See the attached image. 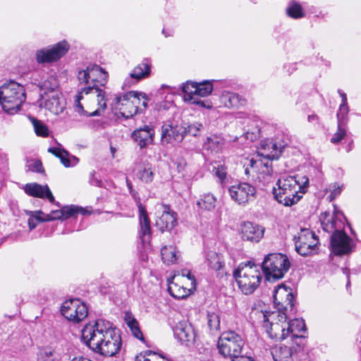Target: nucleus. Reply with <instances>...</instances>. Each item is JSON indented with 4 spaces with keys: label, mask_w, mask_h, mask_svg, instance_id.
<instances>
[{
    "label": "nucleus",
    "mask_w": 361,
    "mask_h": 361,
    "mask_svg": "<svg viewBox=\"0 0 361 361\" xmlns=\"http://www.w3.org/2000/svg\"><path fill=\"white\" fill-rule=\"evenodd\" d=\"M108 77V73L95 64L78 71V79L80 84L85 85L75 96V104L78 113L98 116L104 112L106 93L101 87L105 86Z\"/></svg>",
    "instance_id": "obj_1"
},
{
    "label": "nucleus",
    "mask_w": 361,
    "mask_h": 361,
    "mask_svg": "<svg viewBox=\"0 0 361 361\" xmlns=\"http://www.w3.org/2000/svg\"><path fill=\"white\" fill-rule=\"evenodd\" d=\"M82 339L90 349L105 357L116 355L122 345L121 336L113 324L104 319L87 324L82 330Z\"/></svg>",
    "instance_id": "obj_2"
},
{
    "label": "nucleus",
    "mask_w": 361,
    "mask_h": 361,
    "mask_svg": "<svg viewBox=\"0 0 361 361\" xmlns=\"http://www.w3.org/2000/svg\"><path fill=\"white\" fill-rule=\"evenodd\" d=\"M286 297L287 305L290 308L293 306V295L291 292L286 289L284 285L278 286L274 290L273 299L274 303L278 308L277 312L263 314L264 327L269 334V337L276 341H282L286 339L288 336L287 332V317L285 312H281L283 305L279 299Z\"/></svg>",
    "instance_id": "obj_3"
},
{
    "label": "nucleus",
    "mask_w": 361,
    "mask_h": 361,
    "mask_svg": "<svg viewBox=\"0 0 361 361\" xmlns=\"http://www.w3.org/2000/svg\"><path fill=\"white\" fill-rule=\"evenodd\" d=\"M333 214L325 212L320 216L322 228L327 233H331L330 245L335 255L349 254L353 250V240L343 231L344 223L339 218L343 216L341 212L337 210L336 205Z\"/></svg>",
    "instance_id": "obj_4"
},
{
    "label": "nucleus",
    "mask_w": 361,
    "mask_h": 361,
    "mask_svg": "<svg viewBox=\"0 0 361 361\" xmlns=\"http://www.w3.org/2000/svg\"><path fill=\"white\" fill-rule=\"evenodd\" d=\"M309 179L306 176L298 179V176H283L277 181L278 188H274L273 194L277 202L290 207L296 204L302 197L300 193H305Z\"/></svg>",
    "instance_id": "obj_5"
},
{
    "label": "nucleus",
    "mask_w": 361,
    "mask_h": 361,
    "mask_svg": "<svg viewBox=\"0 0 361 361\" xmlns=\"http://www.w3.org/2000/svg\"><path fill=\"white\" fill-rule=\"evenodd\" d=\"M26 99L24 86L11 80L0 87V104L4 111L9 114L17 113Z\"/></svg>",
    "instance_id": "obj_6"
},
{
    "label": "nucleus",
    "mask_w": 361,
    "mask_h": 361,
    "mask_svg": "<svg viewBox=\"0 0 361 361\" xmlns=\"http://www.w3.org/2000/svg\"><path fill=\"white\" fill-rule=\"evenodd\" d=\"M233 276L238 288L245 295L254 293L262 278L258 267L250 262L241 263L233 271Z\"/></svg>",
    "instance_id": "obj_7"
},
{
    "label": "nucleus",
    "mask_w": 361,
    "mask_h": 361,
    "mask_svg": "<svg viewBox=\"0 0 361 361\" xmlns=\"http://www.w3.org/2000/svg\"><path fill=\"white\" fill-rule=\"evenodd\" d=\"M290 262L286 255L271 253L265 256L262 269L267 281H275L282 279L289 270Z\"/></svg>",
    "instance_id": "obj_8"
},
{
    "label": "nucleus",
    "mask_w": 361,
    "mask_h": 361,
    "mask_svg": "<svg viewBox=\"0 0 361 361\" xmlns=\"http://www.w3.org/2000/svg\"><path fill=\"white\" fill-rule=\"evenodd\" d=\"M49 81H45L42 87L40 106H44L55 115L62 113L66 106V101L57 89V85L49 87Z\"/></svg>",
    "instance_id": "obj_9"
},
{
    "label": "nucleus",
    "mask_w": 361,
    "mask_h": 361,
    "mask_svg": "<svg viewBox=\"0 0 361 361\" xmlns=\"http://www.w3.org/2000/svg\"><path fill=\"white\" fill-rule=\"evenodd\" d=\"M244 341L241 336L234 331H226L221 334L218 341L219 352L231 360L240 356Z\"/></svg>",
    "instance_id": "obj_10"
},
{
    "label": "nucleus",
    "mask_w": 361,
    "mask_h": 361,
    "mask_svg": "<svg viewBox=\"0 0 361 361\" xmlns=\"http://www.w3.org/2000/svg\"><path fill=\"white\" fill-rule=\"evenodd\" d=\"M140 104L138 92L130 91L123 95L116 96L112 102L113 109L126 118H132L138 112Z\"/></svg>",
    "instance_id": "obj_11"
},
{
    "label": "nucleus",
    "mask_w": 361,
    "mask_h": 361,
    "mask_svg": "<svg viewBox=\"0 0 361 361\" xmlns=\"http://www.w3.org/2000/svg\"><path fill=\"white\" fill-rule=\"evenodd\" d=\"M318 244V237L307 228H302L298 237H295V250L301 256H307L314 253Z\"/></svg>",
    "instance_id": "obj_12"
},
{
    "label": "nucleus",
    "mask_w": 361,
    "mask_h": 361,
    "mask_svg": "<svg viewBox=\"0 0 361 361\" xmlns=\"http://www.w3.org/2000/svg\"><path fill=\"white\" fill-rule=\"evenodd\" d=\"M61 312L68 320L74 323L82 321L88 314L87 306L78 299L65 301L61 305Z\"/></svg>",
    "instance_id": "obj_13"
},
{
    "label": "nucleus",
    "mask_w": 361,
    "mask_h": 361,
    "mask_svg": "<svg viewBox=\"0 0 361 361\" xmlns=\"http://www.w3.org/2000/svg\"><path fill=\"white\" fill-rule=\"evenodd\" d=\"M69 49L66 41L60 42L50 47L36 51V61L38 63H49L60 59Z\"/></svg>",
    "instance_id": "obj_14"
},
{
    "label": "nucleus",
    "mask_w": 361,
    "mask_h": 361,
    "mask_svg": "<svg viewBox=\"0 0 361 361\" xmlns=\"http://www.w3.org/2000/svg\"><path fill=\"white\" fill-rule=\"evenodd\" d=\"M231 199L238 204H245L253 200L256 194L255 187L247 183L232 185L228 189Z\"/></svg>",
    "instance_id": "obj_15"
},
{
    "label": "nucleus",
    "mask_w": 361,
    "mask_h": 361,
    "mask_svg": "<svg viewBox=\"0 0 361 361\" xmlns=\"http://www.w3.org/2000/svg\"><path fill=\"white\" fill-rule=\"evenodd\" d=\"M139 216V238L142 243H149L151 239L152 230L150 220L146 208L142 204L140 199L137 200Z\"/></svg>",
    "instance_id": "obj_16"
},
{
    "label": "nucleus",
    "mask_w": 361,
    "mask_h": 361,
    "mask_svg": "<svg viewBox=\"0 0 361 361\" xmlns=\"http://www.w3.org/2000/svg\"><path fill=\"white\" fill-rule=\"evenodd\" d=\"M272 160L259 157L257 159H251L249 163L252 172H256V174L259 175V179L262 178L265 181H269L273 171Z\"/></svg>",
    "instance_id": "obj_17"
},
{
    "label": "nucleus",
    "mask_w": 361,
    "mask_h": 361,
    "mask_svg": "<svg viewBox=\"0 0 361 361\" xmlns=\"http://www.w3.org/2000/svg\"><path fill=\"white\" fill-rule=\"evenodd\" d=\"M155 131L152 126L145 125L135 130L131 135L133 140L140 149L147 147L153 144Z\"/></svg>",
    "instance_id": "obj_18"
},
{
    "label": "nucleus",
    "mask_w": 361,
    "mask_h": 361,
    "mask_svg": "<svg viewBox=\"0 0 361 361\" xmlns=\"http://www.w3.org/2000/svg\"><path fill=\"white\" fill-rule=\"evenodd\" d=\"M285 146L286 145L283 142L265 140L261 145V148L257 152V157L278 159Z\"/></svg>",
    "instance_id": "obj_19"
},
{
    "label": "nucleus",
    "mask_w": 361,
    "mask_h": 361,
    "mask_svg": "<svg viewBox=\"0 0 361 361\" xmlns=\"http://www.w3.org/2000/svg\"><path fill=\"white\" fill-rule=\"evenodd\" d=\"M174 336L183 344L189 345L195 341V333L192 326L187 321L179 322L173 328Z\"/></svg>",
    "instance_id": "obj_20"
},
{
    "label": "nucleus",
    "mask_w": 361,
    "mask_h": 361,
    "mask_svg": "<svg viewBox=\"0 0 361 361\" xmlns=\"http://www.w3.org/2000/svg\"><path fill=\"white\" fill-rule=\"evenodd\" d=\"M177 224L176 213L171 211L169 206L161 205V214L156 220V225L161 231H170Z\"/></svg>",
    "instance_id": "obj_21"
},
{
    "label": "nucleus",
    "mask_w": 361,
    "mask_h": 361,
    "mask_svg": "<svg viewBox=\"0 0 361 361\" xmlns=\"http://www.w3.org/2000/svg\"><path fill=\"white\" fill-rule=\"evenodd\" d=\"M264 229L263 227L252 222H243L240 225L241 238L251 242H259L263 237Z\"/></svg>",
    "instance_id": "obj_22"
},
{
    "label": "nucleus",
    "mask_w": 361,
    "mask_h": 361,
    "mask_svg": "<svg viewBox=\"0 0 361 361\" xmlns=\"http://www.w3.org/2000/svg\"><path fill=\"white\" fill-rule=\"evenodd\" d=\"M183 99L185 102L199 105L202 108L210 109L212 104L207 100H202L197 97L196 82L188 81L183 85Z\"/></svg>",
    "instance_id": "obj_23"
},
{
    "label": "nucleus",
    "mask_w": 361,
    "mask_h": 361,
    "mask_svg": "<svg viewBox=\"0 0 361 361\" xmlns=\"http://www.w3.org/2000/svg\"><path fill=\"white\" fill-rule=\"evenodd\" d=\"M183 126L164 125L161 128V142L162 144L180 142L184 138Z\"/></svg>",
    "instance_id": "obj_24"
},
{
    "label": "nucleus",
    "mask_w": 361,
    "mask_h": 361,
    "mask_svg": "<svg viewBox=\"0 0 361 361\" xmlns=\"http://www.w3.org/2000/svg\"><path fill=\"white\" fill-rule=\"evenodd\" d=\"M25 192L32 197L41 199H47L50 202L54 203L55 199L47 185H42L36 183H27L24 186Z\"/></svg>",
    "instance_id": "obj_25"
},
{
    "label": "nucleus",
    "mask_w": 361,
    "mask_h": 361,
    "mask_svg": "<svg viewBox=\"0 0 361 361\" xmlns=\"http://www.w3.org/2000/svg\"><path fill=\"white\" fill-rule=\"evenodd\" d=\"M48 152L54 154L60 159L61 163L66 168L73 167L79 163V159L71 154L64 149L59 147H49Z\"/></svg>",
    "instance_id": "obj_26"
},
{
    "label": "nucleus",
    "mask_w": 361,
    "mask_h": 361,
    "mask_svg": "<svg viewBox=\"0 0 361 361\" xmlns=\"http://www.w3.org/2000/svg\"><path fill=\"white\" fill-rule=\"evenodd\" d=\"M225 144L224 139L217 135H212L207 137L203 144V147L211 152H219Z\"/></svg>",
    "instance_id": "obj_27"
},
{
    "label": "nucleus",
    "mask_w": 361,
    "mask_h": 361,
    "mask_svg": "<svg viewBox=\"0 0 361 361\" xmlns=\"http://www.w3.org/2000/svg\"><path fill=\"white\" fill-rule=\"evenodd\" d=\"M306 326L303 319H295L287 322L288 336H290L292 340L295 338H302L300 333L305 331Z\"/></svg>",
    "instance_id": "obj_28"
},
{
    "label": "nucleus",
    "mask_w": 361,
    "mask_h": 361,
    "mask_svg": "<svg viewBox=\"0 0 361 361\" xmlns=\"http://www.w3.org/2000/svg\"><path fill=\"white\" fill-rule=\"evenodd\" d=\"M151 63L147 59H145L134 68L130 73V77L138 81L144 78L148 77L150 73Z\"/></svg>",
    "instance_id": "obj_29"
},
{
    "label": "nucleus",
    "mask_w": 361,
    "mask_h": 361,
    "mask_svg": "<svg viewBox=\"0 0 361 361\" xmlns=\"http://www.w3.org/2000/svg\"><path fill=\"white\" fill-rule=\"evenodd\" d=\"M271 354L275 361H293L292 349L286 345H276L272 349Z\"/></svg>",
    "instance_id": "obj_30"
},
{
    "label": "nucleus",
    "mask_w": 361,
    "mask_h": 361,
    "mask_svg": "<svg viewBox=\"0 0 361 361\" xmlns=\"http://www.w3.org/2000/svg\"><path fill=\"white\" fill-rule=\"evenodd\" d=\"M161 259L164 264L169 265L178 262L180 254L172 245L164 246L161 250Z\"/></svg>",
    "instance_id": "obj_31"
},
{
    "label": "nucleus",
    "mask_w": 361,
    "mask_h": 361,
    "mask_svg": "<svg viewBox=\"0 0 361 361\" xmlns=\"http://www.w3.org/2000/svg\"><path fill=\"white\" fill-rule=\"evenodd\" d=\"M222 99L228 107L239 108L245 104V100L234 92H226L223 94Z\"/></svg>",
    "instance_id": "obj_32"
},
{
    "label": "nucleus",
    "mask_w": 361,
    "mask_h": 361,
    "mask_svg": "<svg viewBox=\"0 0 361 361\" xmlns=\"http://www.w3.org/2000/svg\"><path fill=\"white\" fill-rule=\"evenodd\" d=\"M207 262L208 267L216 271H220L224 267L222 255L215 252H209L207 253Z\"/></svg>",
    "instance_id": "obj_33"
},
{
    "label": "nucleus",
    "mask_w": 361,
    "mask_h": 361,
    "mask_svg": "<svg viewBox=\"0 0 361 361\" xmlns=\"http://www.w3.org/2000/svg\"><path fill=\"white\" fill-rule=\"evenodd\" d=\"M32 214H34L33 216L37 219V221L39 222L63 219L62 209L60 210H54L47 214H45L40 210L32 212Z\"/></svg>",
    "instance_id": "obj_34"
},
{
    "label": "nucleus",
    "mask_w": 361,
    "mask_h": 361,
    "mask_svg": "<svg viewBox=\"0 0 361 361\" xmlns=\"http://www.w3.org/2000/svg\"><path fill=\"white\" fill-rule=\"evenodd\" d=\"M216 197L210 192L203 194L197 201V206L204 210L211 211L216 207Z\"/></svg>",
    "instance_id": "obj_35"
},
{
    "label": "nucleus",
    "mask_w": 361,
    "mask_h": 361,
    "mask_svg": "<svg viewBox=\"0 0 361 361\" xmlns=\"http://www.w3.org/2000/svg\"><path fill=\"white\" fill-rule=\"evenodd\" d=\"M168 290L174 298L182 299L188 295L185 288L179 286L177 282L171 281L170 279H168Z\"/></svg>",
    "instance_id": "obj_36"
},
{
    "label": "nucleus",
    "mask_w": 361,
    "mask_h": 361,
    "mask_svg": "<svg viewBox=\"0 0 361 361\" xmlns=\"http://www.w3.org/2000/svg\"><path fill=\"white\" fill-rule=\"evenodd\" d=\"M288 16L293 18H300L305 16V12L300 4L295 1H290L286 8Z\"/></svg>",
    "instance_id": "obj_37"
},
{
    "label": "nucleus",
    "mask_w": 361,
    "mask_h": 361,
    "mask_svg": "<svg viewBox=\"0 0 361 361\" xmlns=\"http://www.w3.org/2000/svg\"><path fill=\"white\" fill-rule=\"evenodd\" d=\"M197 97H207L209 95L213 90V85L211 81L206 80L202 82H196Z\"/></svg>",
    "instance_id": "obj_38"
},
{
    "label": "nucleus",
    "mask_w": 361,
    "mask_h": 361,
    "mask_svg": "<svg viewBox=\"0 0 361 361\" xmlns=\"http://www.w3.org/2000/svg\"><path fill=\"white\" fill-rule=\"evenodd\" d=\"M30 120L32 123L34 130L37 135L41 137H47L49 135V129L47 126L41 121L34 117H30Z\"/></svg>",
    "instance_id": "obj_39"
},
{
    "label": "nucleus",
    "mask_w": 361,
    "mask_h": 361,
    "mask_svg": "<svg viewBox=\"0 0 361 361\" xmlns=\"http://www.w3.org/2000/svg\"><path fill=\"white\" fill-rule=\"evenodd\" d=\"M203 129V125L200 123L195 122L191 124H189L187 127L183 126V134L184 136L185 135H190L192 136H198L200 133Z\"/></svg>",
    "instance_id": "obj_40"
},
{
    "label": "nucleus",
    "mask_w": 361,
    "mask_h": 361,
    "mask_svg": "<svg viewBox=\"0 0 361 361\" xmlns=\"http://www.w3.org/2000/svg\"><path fill=\"white\" fill-rule=\"evenodd\" d=\"M207 324L211 331H217L220 328V318L214 312H208Z\"/></svg>",
    "instance_id": "obj_41"
},
{
    "label": "nucleus",
    "mask_w": 361,
    "mask_h": 361,
    "mask_svg": "<svg viewBox=\"0 0 361 361\" xmlns=\"http://www.w3.org/2000/svg\"><path fill=\"white\" fill-rule=\"evenodd\" d=\"M346 135V125L338 123V130L334 134L331 138V142L333 144H338L340 142Z\"/></svg>",
    "instance_id": "obj_42"
},
{
    "label": "nucleus",
    "mask_w": 361,
    "mask_h": 361,
    "mask_svg": "<svg viewBox=\"0 0 361 361\" xmlns=\"http://www.w3.org/2000/svg\"><path fill=\"white\" fill-rule=\"evenodd\" d=\"M137 177L145 183H150L154 178V172L150 167L145 168L137 173Z\"/></svg>",
    "instance_id": "obj_43"
},
{
    "label": "nucleus",
    "mask_w": 361,
    "mask_h": 361,
    "mask_svg": "<svg viewBox=\"0 0 361 361\" xmlns=\"http://www.w3.org/2000/svg\"><path fill=\"white\" fill-rule=\"evenodd\" d=\"M38 361H54V351L49 348H43L37 354Z\"/></svg>",
    "instance_id": "obj_44"
},
{
    "label": "nucleus",
    "mask_w": 361,
    "mask_h": 361,
    "mask_svg": "<svg viewBox=\"0 0 361 361\" xmlns=\"http://www.w3.org/2000/svg\"><path fill=\"white\" fill-rule=\"evenodd\" d=\"M348 111V104H341L338 111L337 112L338 123H340L346 125Z\"/></svg>",
    "instance_id": "obj_45"
},
{
    "label": "nucleus",
    "mask_w": 361,
    "mask_h": 361,
    "mask_svg": "<svg viewBox=\"0 0 361 361\" xmlns=\"http://www.w3.org/2000/svg\"><path fill=\"white\" fill-rule=\"evenodd\" d=\"M180 277H186L191 282V285L195 286V279L193 275L191 274L190 271L188 269H182L180 271H178L177 274H175L171 277V281L176 282L179 281Z\"/></svg>",
    "instance_id": "obj_46"
},
{
    "label": "nucleus",
    "mask_w": 361,
    "mask_h": 361,
    "mask_svg": "<svg viewBox=\"0 0 361 361\" xmlns=\"http://www.w3.org/2000/svg\"><path fill=\"white\" fill-rule=\"evenodd\" d=\"M212 172L214 173L215 176L219 179L221 182H223L226 178V167L223 164H217V166H214Z\"/></svg>",
    "instance_id": "obj_47"
},
{
    "label": "nucleus",
    "mask_w": 361,
    "mask_h": 361,
    "mask_svg": "<svg viewBox=\"0 0 361 361\" xmlns=\"http://www.w3.org/2000/svg\"><path fill=\"white\" fill-rule=\"evenodd\" d=\"M79 212L78 207L75 206H66L62 208L63 219H68L71 216H74Z\"/></svg>",
    "instance_id": "obj_48"
},
{
    "label": "nucleus",
    "mask_w": 361,
    "mask_h": 361,
    "mask_svg": "<svg viewBox=\"0 0 361 361\" xmlns=\"http://www.w3.org/2000/svg\"><path fill=\"white\" fill-rule=\"evenodd\" d=\"M89 183L90 185L94 186H97L99 188L102 187V181L99 178V177L97 176L96 172L94 171H92L90 173Z\"/></svg>",
    "instance_id": "obj_49"
},
{
    "label": "nucleus",
    "mask_w": 361,
    "mask_h": 361,
    "mask_svg": "<svg viewBox=\"0 0 361 361\" xmlns=\"http://www.w3.org/2000/svg\"><path fill=\"white\" fill-rule=\"evenodd\" d=\"M29 170L40 173L42 170V164L39 160H32L27 165Z\"/></svg>",
    "instance_id": "obj_50"
},
{
    "label": "nucleus",
    "mask_w": 361,
    "mask_h": 361,
    "mask_svg": "<svg viewBox=\"0 0 361 361\" xmlns=\"http://www.w3.org/2000/svg\"><path fill=\"white\" fill-rule=\"evenodd\" d=\"M330 190H331V192H330V195L329 196V198L330 201H332L338 195L341 194L342 189H341V188L340 186H338V185L335 184V185L331 186Z\"/></svg>",
    "instance_id": "obj_51"
},
{
    "label": "nucleus",
    "mask_w": 361,
    "mask_h": 361,
    "mask_svg": "<svg viewBox=\"0 0 361 361\" xmlns=\"http://www.w3.org/2000/svg\"><path fill=\"white\" fill-rule=\"evenodd\" d=\"M125 321L129 328H130V326H133L138 324L137 320L135 319V317L133 316V314L130 312L126 313Z\"/></svg>",
    "instance_id": "obj_52"
},
{
    "label": "nucleus",
    "mask_w": 361,
    "mask_h": 361,
    "mask_svg": "<svg viewBox=\"0 0 361 361\" xmlns=\"http://www.w3.org/2000/svg\"><path fill=\"white\" fill-rule=\"evenodd\" d=\"M133 335L140 341H144V337L139 328L138 324L130 328Z\"/></svg>",
    "instance_id": "obj_53"
},
{
    "label": "nucleus",
    "mask_w": 361,
    "mask_h": 361,
    "mask_svg": "<svg viewBox=\"0 0 361 361\" xmlns=\"http://www.w3.org/2000/svg\"><path fill=\"white\" fill-rule=\"evenodd\" d=\"M149 351L147 350L137 355L135 357V361H151V355H149Z\"/></svg>",
    "instance_id": "obj_54"
},
{
    "label": "nucleus",
    "mask_w": 361,
    "mask_h": 361,
    "mask_svg": "<svg viewBox=\"0 0 361 361\" xmlns=\"http://www.w3.org/2000/svg\"><path fill=\"white\" fill-rule=\"evenodd\" d=\"M149 355H151V361H170L169 359L162 355H157L156 353L149 351Z\"/></svg>",
    "instance_id": "obj_55"
},
{
    "label": "nucleus",
    "mask_w": 361,
    "mask_h": 361,
    "mask_svg": "<svg viewBox=\"0 0 361 361\" xmlns=\"http://www.w3.org/2000/svg\"><path fill=\"white\" fill-rule=\"evenodd\" d=\"M250 161V159H247L243 165L245 174L247 176H254V174L256 173V172H252V168H250V165L249 163Z\"/></svg>",
    "instance_id": "obj_56"
},
{
    "label": "nucleus",
    "mask_w": 361,
    "mask_h": 361,
    "mask_svg": "<svg viewBox=\"0 0 361 361\" xmlns=\"http://www.w3.org/2000/svg\"><path fill=\"white\" fill-rule=\"evenodd\" d=\"M138 97H140V101L142 106L144 109H145L147 106L148 102L147 95L143 92H138Z\"/></svg>",
    "instance_id": "obj_57"
},
{
    "label": "nucleus",
    "mask_w": 361,
    "mask_h": 361,
    "mask_svg": "<svg viewBox=\"0 0 361 361\" xmlns=\"http://www.w3.org/2000/svg\"><path fill=\"white\" fill-rule=\"evenodd\" d=\"M126 183H127V186L129 189L130 194L132 195V196L135 199V202H137V200H138V198H140L137 196V193L133 190L132 183L128 180H126Z\"/></svg>",
    "instance_id": "obj_58"
},
{
    "label": "nucleus",
    "mask_w": 361,
    "mask_h": 361,
    "mask_svg": "<svg viewBox=\"0 0 361 361\" xmlns=\"http://www.w3.org/2000/svg\"><path fill=\"white\" fill-rule=\"evenodd\" d=\"M245 137L247 140L254 141L258 137V133L247 131L245 133Z\"/></svg>",
    "instance_id": "obj_59"
},
{
    "label": "nucleus",
    "mask_w": 361,
    "mask_h": 361,
    "mask_svg": "<svg viewBox=\"0 0 361 361\" xmlns=\"http://www.w3.org/2000/svg\"><path fill=\"white\" fill-rule=\"evenodd\" d=\"M32 212H30V218L28 219V225L30 230L34 229L37 226V224L35 222V220H37L33 216L34 214H32Z\"/></svg>",
    "instance_id": "obj_60"
},
{
    "label": "nucleus",
    "mask_w": 361,
    "mask_h": 361,
    "mask_svg": "<svg viewBox=\"0 0 361 361\" xmlns=\"http://www.w3.org/2000/svg\"><path fill=\"white\" fill-rule=\"evenodd\" d=\"M231 361H254L250 357L238 356Z\"/></svg>",
    "instance_id": "obj_61"
},
{
    "label": "nucleus",
    "mask_w": 361,
    "mask_h": 361,
    "mask_svg": "<svg viewBox=\"0 0 361 361\" xmlns=\"http://www.w3.org/2000/svg\"><path fill=\"white\" fill-rule=\"evenodd\" d=\"M338 92L339 93L340 96L342 98V103L341 104H347V96H346V94L340 90H338Z\"/></svg>",
    "instance_id": "obj_62"
},
{
    "label": "nucleus",
    "mask_w": 361,
    "mask_h": 361,
    "mask_svg": "<svg viewBox=\"0 0 361 361\" xmlns=\"http://www.w3.org/2000/svg\"><path fill=\"white\" fill-rule=\"evenodd\" d=\"M6 161V154L0 149V164H3Z\"/></svg>",
    "instance_id": "obj_63"
},
{
    "label": "nucleus",
    "mask_w": 361,
    "mask_h": 361,
    "mask_svg": "<svg viewBox=\"0 0 361 361\" xmlns=\"http://www.w3.org/2000/svg\"><path fill=\"white\" fill-rule=\"evenodd\" d=\"M318 119L319 118L316 114L309 115L307 117V120L309 122L317 121Z\"/></svg>",
    "instance_id": "obj_64"
}]
</instances>
